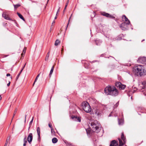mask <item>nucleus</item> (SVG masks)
<instances>
[{"mask_svg":"<svg viewBox=\"0 0 146 146\" xmlns=\"http://www.w3.org/2000/svg\"><path fill=\"white\" fill-rule=\"evenodd\" d=\"M133 72L135 75L140 76H144L146 73V70L144 66L140 64L135 66L133 68Z\"/></svg>","mask_w":146,"mask_h":146,"instance_id":"obj_1","label":"nucleus"},{"mask_svg":"<svg viewBox=\"0 0 146 146\" xmlns=\"http://www.w3.org/2000/svg\"><path fill=\"white\" fill-rule=\"evenodd\" d=\"M105 93L107 95L116 96L118 94V92L114 86L107 87L104 89Z\"/></svg>","mask_w":146,"mask_h":146,"instance_id":"obj_2","label":"nucleus"},{"mask_svg":"<svg viewBox=\"0 0 146 146\" xmlns=\"http://www.w3.org/2000/svg\"><path fill=\"white\" fill-rule=\"evenodd\" d=\"M90 124L94 131H96L97 132L99 131L100 124L97 121H93Z\"/></svg>","mask_w":146,"mask_h":146,"instance_id":"obj_3","label":"nucleus"},{"mask_svg":"<svg viewBox=\"0 0 146 146\" xmlns=\"http://www.w3.org/2000/svg\"><path fill=\"white\" fill-rule=\"evenodd\" d=\"M82 105L83 109L86 112L89 113L90 112L91 108L88 102H84L82 103Z\"/></svg>","mask_w":146,"mask_h":146,"instance_id":"obj_4","label":"nucleus"},{"mask_svg":"<svg viewBox=\"0 0 146 146\" xmlns=\"http://www.w3.org/2000/svg\"><path fill=\"white\" fill-rule=\"evenodd\" d=\"M100 14L103 16L109 18L110 19H114L115 18L114 15H112L106 13L104 12H101Z\"/></svg>","mask_w":146,"mask_h":146,"instance_id":"obj_5","label":"nucleus"},{"mask_svg":"<svg viewBox=\"0 0 146 146\" xmlns=\"http://www.w3.org/2000/svg\"><path fill=\"white\" fill-rule=\"evenodd\" d=\"M130 24H127V23L124 22L121 23L120 27L123 30L125 31L128 29V25Z\"/></svg>","mask_w":146,"mask_h":146,"instance_id":"obj_6","label":"nucleus"},{"mask_svg":"<svg viewBox=\"0 0 146 146\" xmlns=\"http://www.w3.org/2000/svg\"><path fill=\"white\" fill-rule=\"evenodd\" d=\"M137 61L138 63L145 64L146 63V58L144 57H140L138 58Z\"/></svg>","mask_w":146,"mask_h":146,"instance_id":"obj_7","label":"nucleus"},{"mask_svg":"<svg viewBox=\"0 0 146 146\" xmlns=\"http://www.w3.org/2000/svg\"><path fill=\"white\" fill-rule=\"evenodd\" d=\"M33 138V135L32 133H30L29 135L27 137V140L28 141V142L29 143H31V142Z\"/></svg>","mask_w":146,"mask_h":146,"instance_id":"obj_8","label":"nucleus"},{"mask_svg":"<svg viewBox=\"0 0 146 146\" xmlns=\"http://www.w3.org/2000/svg\"><path fill=\"white\" fill-rule=\"evenodd\" d=\"M117 142L115 140H113L111 141L110 146H117Z\"/></svg>","mask_w":146,"mask_h":146,"instance_id":"obj_9","label":"nucleus"},{"mask_svg":"<svg viewBox=\"0 0 146 146\" xmlns=\"http://www.w3.org/2000/svg\"><path fill=\"white\" fill-rule=\"evenodd\" d=\"M122 18L123 19H124V21H125V22L127 23V24H130V22L129 21L125 15H123Z\"/></svg>","mask_w":146,"mask_h":146,"instance_id":"obj_10","label":"nucleus"},{"mask_svg":"<svg viewBox=\"0 0 146 146\" xmlns=\"http://www.w3.org/2000/svg\"><path fill=\"white\" fill-rule=\"evenodd\" d=\"M2 17H4L5 19L9 20V18L8 16L6 15L5 13H3L2 14Z\"/></svg>","mask_w":146,"mask_h":146,"instance_id":"obj_11","label":"nucleus"},{"mask_svg":"<svg viewBox=\"0 0 146 146\" xmlns=\"http://www.w3.org/2000/svg\"><path fill=\"white\" fill-rule=\"evenodd\" d=\"M64 142L67 146H74L73 144L70 142H68L66 141H65Z\"/></svg>","mask_w":146,"mask_h":146,"instance_id":"obj_12","label":"nucleus"},{"mask_svg":"<svg viewBox=\"0 0 146 146\" xmlns=\"http://www.w3.org/2000/svg\"><path fill=\"white\" fill-rule=\"evenodd\" d=\"M121 138L122 139L124 143H125L126 139L125 137L124 136L123 133H122L121 135Z\"/></svg>","mask_w":146,"mask_h":146,"instance_id":"obj_13","label":"nucleus"},{"mask_svg":"<svg viewBox=\"0 0 146 146\" xmlns=\"http://www.w3.org/2000/svg\"><path fill=\"white\" fill-rule=\"evenodd\" d=\"M36 131L37 132V133L38 134V137L39 138L40 137V129L39 127H37L36 129Z\"/></svg>","mask_w":146,"mask_h":146,"instance_id":"obj_14","label":"nucleus"},{"mask_svg":"<svg viewBox=\"0 0 146 146\" xmlns=\"http://www.w3.org/2000/svg\"><path fill=\"white\" fill-rule=\"evenodd\" d=\"M73 118H75L76 119L75 120L78 122H80L81 121V118L80 117H74Z\"/></svg>","mask_w":146,"mask_h":146,"instance_id":"obj_15","label":"nucleus"},{"mask_svg":"<svg viewBox=\"0 0 146 146\" xmlns=\"http://www.w3.org/2000/svg\"><path fill=\"white\" fill-rule=\"evenodd\" d=\"M102 41L101 40H96V43L97 45H99L101 44L102 43Z\"/></svg>","mask_w":146,"mask_h":146,"instance_id":"obj_16","label":"nucleus"},{"mask_svg":"<svg viewBox=\"0 0 146 146\" xmlns=\"http://www.w3.org/2000/svg\"><path fill=\"white\" fill-rule=\"evenodd\" d=\"M17 14L18 15L19 17L22 20H23V21H25V19L24 18V17H23L22 15L20 13H17Z\"/></svg>","mask_w":146,"mask_h":146,"instance_id":"obj_17","label":"nucleus"},{"mask_svg":"<svg viewBox=\"0 0 146 146\" xmlns=\"http://www.w3.org/2000/svg\"><path fill=\"white\" fill-rule=\"evenodd\" d=\"M27 143V137L26 136L24 139V144L23 146H25Z\"/></svg>","mask_w":146,"mask_h":146,"instance_id":"obj_18","label":"nucleus"},{"mask_svg":"<svg viewBox=\"0 0 146 146\" xmlns=\"http://www.w3.org/2000/svg\"><path fill=\"white\" fill-rule=\"evenodd\" d=\"M121 83L120 82H117L115 83V86H116L118 88H119L121 85Z\"/></svg>","mask_w":146,"mask_h":146,"instance_id":"obj_19","label":"nucleus"},{"mask_svg":"<svg viewBox=\"0 0 146 146\" xmlns=\"http://www.w3.org/2000/svg\"><path fill=\"white\" fill-rule=\"evenodd\" d=\"M52 141L53 143H55L57 142L58 139L54 137L52 139Z\"/></svg>","mask_w":146,"mask_h":146,"instance_id":"obj_20","label":"nucleus"},{"mask_svg":"<svg viewBox=\"0 0 146 146\" xmlns=\"http://www.w3.org/2000/svg\"><path fill=\"white\" fill-rule=\"evenodd\" d=\"M54 66H53L51 68V69L50 70V73L49 74L50 77L51 76V75L52 74V73H53V70H54Z\"/></svg>","mask_w":146,"mask_h":146,"instance_id":"obj_21","label":"nucleus"},{"mask_svg":"<svg viewBox=\"0 0 146 146\" xmlns=\"http://www.w3.org/2000/svg\"><path fill=\"white\" fill-rule=\"evenodd\" d=\"M125 86L121 84L120 87L119 88V89L121 90H123L125 89Z\"/></svg>","mask_w":146,"mask_h":146,"instance_id":"obj_22","label":"nucleus"},{"mask_svg":"<svg viewBox=\"0 0 146 146\" xmlns=\"http://www.w3.org/2000/svg\"><path fill=\"white\" fill-rule=\"evenodd\" d=\"M60 43V41L58 40H56V41L55 42L54 45L55 46H57Z\"/></svg>","mask_w":146,"mask_h":146,"instance_id":"obj_23","label":"nucleus"},{"mask_svg":"<svg viewBox=\"0 0 146 146\" xmlns=\"http://www.w3.org/2000/svg\"><path fill=\"white\" fill-rule=\"evenodd\" d=\"M13 5L14 6L15 9H17L19 7H20L21 6V5L19 4H17L15 5L13 4Z\"/></svg>","mask_w":146,"mask_h":146,"instance_id":"obj_24","label":"nucleus"},{"mask_svg":"<svg viewBox=\"0 0 146 146\" xmlns=\"http://www.w3.org/2000/svg\"><path fill=\"white\" fill-rule=\"evenodd\" d=\"M69 2V0H68L67 1L66 3V5H65V8L64 9V11H65V10L66 9V8L68 5Z\"/></svg>","mask_w":146,"mask_h":146,"instance_id":"obj_25","label":"nucleus"},{"mask_svg":"<svg viewBox=\"0 0 146 146\" xmlns=\"http://www.w3.org/2000/svg\"><path fill=\"white\" fill-rule=\"evenodd\" d=\"M118 123L119 125H122L123 124V121L122 120H120L118 119Z\"/></svg>","mask_w":146,"mask_h":146,"instance_id":"obj_26","label":"nucleus"},{"mask_svg":"<svg viewBox=\"0 0 146 146\" xmlns=\"http://www.w3.org/2000/svg\"><path fill=\"white\" fill-rule=\"evenodd\" d=\"M119 145L120 146L122 145H123V143L122 141L119 138Z\"/></svg>","mask_w":146,"mask_h":146,"instance_id":"obj_27","label":"nucleus"},{"mask_svg":"<svg viewBox=\"0 0 146 146\" xmlns=\"http://www.w3.org/2000/svg\"><path fill=\"white\" fill-rule=\"evenodd\" d=\"M49 127L51 128V131L52 132V131H53V129L52 127V125L51 123H49L48 124Z\"/></svg>","mask_w":146,"mask_h":146,"instance_id":"obj_28","label":"nucleus"},{"mask_svg":"<svg viewBox=\"0 0 146 146\" xmlns=\"http://www.w3.org/2000/svg\"><path fill=\"white\" fill-rule=\"evenodd\" d=\"M49 52H48L47 53V54L45 58V60L46 61L47 60H48L49 56Z\"/></svg>","mask_w":146,"mask_h":146,"instance_id":"obj_29","label":"nucleus"},{"mask_svg":"<svg viewBox=\"0 0 146 146\" xmlns=\"http://www.w3.org/2000/svg\"><path fill=\"white\" fill-rule=\"evenodd\" d=\"M26 48L25 47L23 49V53L21 54V55L22 56H23L25 54V51H26Z\"/></svg>","mask_w":146,"mask_h":146,"instance_id":"obj_30","label":"nucleus"},{"mask_svg":"<svg viewBox=\"0 0 146 146\" xmlns=\"http://www.w3.org/2000/svg\"><path fill=\"white\" fill-rule=\"evenodd\" d=\"M40 74H39L36 77V78H35V82L33 84V85L34 84H35V82L38 79V78L39 77V76H40Z\"/></svg>","mask_w":146,"mask_h":146,"instance_id":"obj_31","label":"nucleus"},{"mask_svg":"<svg viewBox=\"0 0 146 146\" xmlns=\"http://www.w3.org/2000/svg\"><path fill=\"white\" fill-rule=\"evenodd\" d=\"M119 102H117V103L114 106V108H116L119 105Z\"/></svg>","mask_w":146,"mask_h":146,"instance_id":"obj_32","label":"nucleus"},{"mask_svg":"<svg viewBox=\"0 0 146 146\" xmlns=\"http://www.w3.org/2000/svg\"><path fill=\"white\" fill-rule=\"evenodd\" d=\"M95 113L96 114H97L98 115H99V114L100 113V112L98 110L96 111Z\"/></svg>","mask_w":146,"mask_h":146,"instance_id":"obj_33","label":"nucleus"},{"mask_svg":"<svg viewBox=\"0 0 146 146\" xmlns=\"http://www.w3.org/2000/svg\"><path fill=\"white\" fill-rule=\"evenodd\" d=\"M33 117L32 119V120H31V121H30V123H29L30 125H31L32 124L33 122Z\"/></svg>","mask_w":146,"mask_h":146,"instance_id":"obj_34","label":"nucleus"},{"mask_svg":"<svg viewBox=\"0 0 146 146\" xmlns=\"http://www.w3.org/2000/svg\"><path fill=\"white\" fill-rule=\"evenodd\" d=\"M8 142L7 141H7H6V143H5L4 146H7V145L8 144Z\"/></svg>","mask_w":146,"mask_h":146,"instance_id":"obj_35","label":"nucleus"},{"mask_svg":"<svg viewBox=\"0 0 146 146\" xmlns=\"http://www.w3.org/2000/svg\"><path fill=\"white\" fill-rule=\"evenodd\" d=\"M60 7H59V8L58 9V11H57V12L56 14V15H57V14H58V12H59V11H60Z\"/></svg>","mask_w":146,"mask_h":146,"instance_id":"obj_36","label":"nucleus"},{"mask_svg":"<svg viewBox=\"0 0 146 146\" xmlns=\"http://www.w3.org/2000/svg\"><path fill=\"white\" fill-rule=\"evenodd\" d=\"M143 94L145 96H146V91H144L143 92Z\"/></svg>","mask_w":146,"mask_h":146,"instance_id":"obj_37","label":"nucleus"},{"mask_svg":"<svg viewBox=\"0 0 146 146\" xmlns=\"http://www.w3.org/2000/svg\"><path fill=\"white\" fill-rule=\"evenodd\" d=\"M112 113H113V112H111V113L108 116L109 117L111 116L112 115H111L112 114Z\"/></svg>","mask_w":146,"mask_h":146,"instance_id":"obj_38","label":"nucleus"},{"mask_svg":"<svg viewBox=\"0 0 146 146\" xmlns=\"http://www.w3.org/2000/svg\"><path fill=\"white\" fill-rule=\"evenodd\" d=\"M51 132L52 133V134H54V133H55V132H54V130H53V131H52V132L51 131Z\"/></svg>","mask_w":146,"mask_h":146,"instance_id":"obj_39","label":"nucleus"},{"mask_svg":"<svg viewBox=\"0 0 146 146\" xmlns=\"http://www.w3.org/2000/svg\"><path fill=\"white\" fill-rule=\"evenodd\" d=\"M17 110V109H15V111L14 113V115H15V113H16Z\"/></svg>","mask_w":146,"mask_h":146,"instance_id":"obj_40","label":"nucleus"},{"mask_svg":"<svg viewBox=\"0 0 146 146\" xmlns=\"http://www.w3.org/2000/svg\"><path fill=\"white\" fill-rule=\"evenodd\" d=\"M10 76V74H7L6 75V76Z\"/></svg>","mask_w":146,"mask_h":146,"instance_id":"obj_41","label":"nucleus"},{"mask_svg":"<svg viewBox=\"0 0 146 146\" xmlns=\"http://www.w3.org/2000/svg\"><path fill=\"white\" fill-rule=\"evenodd\" d=\"M20 75V73H19V74L17 75V78H19V76Z\"/></svg>","mask_w":146,"mask_h":146,"instance_id":"obj_42","label":"nucleus"},{"mask_svg":"<svg viewBox=\"0 0 146 146\" xmlns=\"http://www.w3.org/2000/svg\"><path fill=\"white\" fill-rule=\"evenodd\" d=\"M10 82H9V83L7 84V86H9L10 85Z\"/></svg>","mask_w":146,"mask_h":146,"instance_id":"obj_43","label":"nucleus"},{"mask_svg":"<svg viewBox=\"0 0 146 146\" xmlns=\"http://www.w3.org/2000/svg\"><path fill=\"white\" fill-rule=\"evenodd\" d=\"M86 132L88 134V133H89V131H88V130L86 129Z\"/></svg>","mask_w":146,"mask_h":146,"instance_id":"obj_44","label":"nucleus"},{"mask_svg":"<svg viewBox=\"0 0 146 146\" xmlns=\"http://www.w3.org/2000/svg\"><path fill=\"white\" fill-rule=\"evenodd\" d=\"M23 70V69H22L21 70V72H20L19 73H20V74H21V72H22V71Z\"/></svg>","mask_w":146,"mask_h":146,"instance_id":"obj_45","label":"nucleus"},{"mask_svg":"<svg viewBox=\"0 0 146 146\" xmlns=\"http://www.w3.org/2000/svg\"><path fill=\"white\" fill-rule=\"evenodd\" d=\"M68 24H69V23H68V24L67 25V27H66V30L67 29V27H68Z\"/></svg>","mask_w":146,"mask_h":146,"instance_id":"obj_46","label":"nucleus"},{"mask_svg":"<svg viewBox=\"0 0 146 146\" xmlns=\"http://www.w3.org/2000/svg\"><path fill=\"white\" fill-rule=\"evenodd\" d=\"M25 65H26V64H25V65H24V66L23 67V68L22 69H23L25 67Z\"/></svg>","mask_w":146,"mask_h":146,"instance_id":"obj_47","label":"nucleus"},{"mask_svg":"<svg viewBox=\"0 0 146 146\" xmlns=\"http://www.w3.org/2000/svg\"><path fill=\"white\" fill-rule=\"evenodd\" d=\"M55 21H53V22H52V24H53V23H55Z\"/></svg>","mask_w":146,"mask_h":146,"instance_id":"obj_48","label":"nucleus"},{"mask_svg":"<svg viewBox=\"0 0 146 146\" xmlns=\"http://www.w3.org/2000/svg\"><path fill=\"white\" fill-rule=\"evenodd\" d=\"M1 96H0V100H1Z\"/></svg>","mask_w":146,"mask_h":146,"instance_id":"obj_49","label":"nucleus"},{"mask_svg":"<svg viewBox=\"0 0 146 146\" xmlns=\"http://www.w3.org/2000/svg\"><path fill=\"white\" fill-rule=\"evenodd\" d=\"M57 19V17L56 16L54 18V19Z\"/></svg>","mask_w":146,"mask_h":146,"instance_id":"obj_50","label":"nucleus"},{"mask_svg":"<svg viewBox=\"0 0 146 146\" xmlns=\"http://www.w3.org/2000/svg\"><path fill=\"white\" fill-rule=\"evenodd\" d=\"M26 115H25V121H26Z\"/></svg>","mask_w":146,"mask_h":146,"instance_id":"obj_51","label":"nucleus"},{"mask_svg":"<svg viewBox=\"0 0 146 146\" xmlns=\"http://www.w3.org/2000/svg\"><path fill=\"white\" fill-rule=\"evenodd\" d=\"M30 128V126L29 127L28 130H29Z\"/></svg>","mask_w":146,"mask_h":146,"instance_id":"obj_52","label":"nucleus"},{"mask_svg":"<svg viewBox=\"0 0 146 146\" xmlns=\"http://www.w3.org/2000/svg\"><path fill=\"white\" fill-rule=\"evenodd\" d=\"M144 40H144V39H143V40H142V41H144Z\"/></svg>","mask_w":146,"mask_h":146,"instance_id":"obj_53","label":"nucleus"},{"mask_svg":"<svg viewBox=\"0 0 146 146\" xmlns=\"http://www.w3.org/2000/svg\"><path fill=\"white\" fill-rule=\"evenodd\" d=\"M71 18V17H70V19ZM70 19H69V22L70 21Z\"/></svg>","mask_w":146,"mask_h":146,"instance_id":"obj_54","label":"nucleus"},{"mask_svg":"<svg viewBox=\"0 0 146 146\" xmlns=\"http://www.w3.org/2000/svg\"><path fill=\"white\" fill-rule=\"evenodd\" d=\"M131 99H132V96L131 97Z\"/></svg>","mask_w":146,"mask_h":146,"instance_id":"obj_55","label":"nucleus"},{"mask_svg":"<svg viewBox=\"0 0 146 146\" xmlns=\"http://www.w3.org/2000/svg\"><path fill=\"white\" fill-rule=\"evenodd\" d=\"M115 116H117V115H115Z\"/></svg>","mask_w":146,"mask_h":146,"instance_id":"obj_56","label":"nucleus"},{"mask_svg":"<svg viewBox=\"0 0 146 146\" xmlns=\"http://www.w3.org/2000/svg\"><path fill=\"white\" fill-rule=\"evenodd\" d=\"M49 1V0H48V1Z\"/></svg>","mask_w":146,"mask_h":146,"instance_id":"obj_57","label":"nucleus"},{"mask_svg":"<svg viewBox=\"0 0 146 146\" xmlns=\"http://www.w3.org/2000/svg\"><path fill=\"white\" fill-rule=\"evenodd\" d=\"M125 146H126V145H125Z\"/></svg>","mask_w":146,"mask_h":146,"instance_id":"obj_58","label":"nucleus"}]
</instances>
